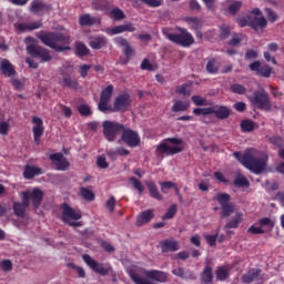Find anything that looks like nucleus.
Returning <instances> with one entry per match:
<instances>
[{"label": "nucleus", "instance_id": "8", "mask_svg": "<svg viewBox=\"0 0 284 284\" xmlns=\"http://www.w3.org/2000/svg\"><path fill=\"white\" fill-rule=\"evenodd\" d=\"M215 201H217L219 205L221 206V219H227L234 214V204L232 201V196L227 193H217L215 196Z\"/></svg>", "mask_w": 284, "mask_h": 284}, {"label": "nucleus", "instance_id": "30", "mask_svg": "<svg viewBox=\"0 0 284 284\" xmlns=\"http://www.w3.org/2000/svg\"><path fill=\"white\" fill-rule=\"evenodd\" d=\"M261 272V268H251L246 274L242 275V283L251 284L254 283V281H258Z\"/></svg>", "mask_w": 284, "mask_h": 284}, {"label": "nucleus", "instance_id": "29", "mask_svg": "<svg viewBox=\"0 0 284 284\" xmlns=\"http://www.w3.org/2000/svg\"><path fill=\"white\" fill-rule=\"evenodd\" d=\"M89 45L92 50H101V48L108 45V38H105V36L93 37L89 41Z\"/></svg>", "mask_w": 284, "mask_h": 284}, {"label": "nucleus", "instance_id": "52", "mask_svg": "<svg viewBox=\"0 0 284 284\" xmlns=\"http://www.w3.org/2000/svg\"><path fill=\"white\" fill-rule=\"evenodd\" d=\"M230 34H232V29L227 24L220 26V37L222 39H229Z\"/></svg>", "mask_w": 284, "mask_h": 284}, {"label": "nucleus", "instance_id": "34", "mask_svg": "<svg viewBox=\"0 0 284 284\" xmlns=\"http://www.w3.org/2000/svg\"><path fill=\"white\" fill-rule=\"evenodd\" d=\"M80 26H97V23H101V20L97 17L90 16V13L80 16L79 19Z\"/></svg>", "mask_w": 284, "mask_h": 284}, {"label": "nucleus", "instance_id": "35", "mask_svg": "<svg viewBox=\"0 0 284 284\" xmlns=\"http://www.w3.org/2000/svg\"><path fill=\"white\" fill-rule=\"evenodd\" d=\"M184 21L191 30H199L200 28H203V20L201 18L185 17Z\"/></svg>", "mask_w": 284, "mask_h": 284}, {"label": "nucleus", "instance_id": "59", "mask_svg": "<svg viewBox=\"0 0 284 284\" xmlns=\"http://www.w3.org/2000/svg\"><path fill=\"white\" fill-rule=\"evenodd\" d=\"M191 99L194 105H207V100L201 95H193Z\"/></svg>", "mask_w": 284, "mask_h": 284}, {"label": "nucleus", "instance_id": "11", "mask_svg": "<svg viewBox=\"0 0 284 284\" xmlns=\"http://www.w3.org/2000/svg\"><path fill=\"white\" fill-rule=\"evenodd\" d=\"M121 141L125 143L129 148H139L141 145V138L139 136V132L132 129L122 130Z\"/></svg>", "mask_w": 284, "mask_h": 284}, {"label": "nucleus", "instance_id": "20", "mask_svg": "<svg viewBox=\"0 0 284 284\" xmlns=\"http://www.w3.org/2000/svg\"><path fill=\"white\" fill-rule=\"evenodd\" d=\"M28 192L29 199L32 201V205L34 210H39L41 207V203L43 202V191L39 187H34L32 191Z\"/></svg>", "mask_w": 284, "mask_h": 284}, {"label": "nucleus", "instance_id": "46", "mask_svg": "<svg viewBox=\"0 0 284 284\" xmlns=\"http://www.w3.org/2000/svg\"><path fill=\"white\" fill-rule=\"evenodd\" d=\"M77 57H88L90 54V49L85 45V43L79 42L75 47Z\"/></svg>", "mask_w": 284, "mask_h": 284}, {"label": "nucleus", "instance_id": "51", "mask_svg": "<svg viewBox=\"0 0 284 284\" xmlns=\"http://www.w3.org/2000/svg\"><path fill=\"white\" fill-rule=\"evenodd\" d=\"M242 132H254V121L252 120H243L241 122Z\"/></svg>", "mask_w": 284, "mask_h": 284}, {"label": "nucleus", "instance_id": "58", "mask_svg": "<svg viewBox=\"0 0 284 284\" xmlns=\"http://www.w3.org/2000/svg\"><path fill=\"white\" fill-rule=\"evenodd\" d=\"M92 6L94 10H105L108 3L105 2V0H93Z\"/></svg>", "mask_w": 284, "mask_h": 284}, {"label": "nucleus", "instance_id": "27", "mask_svg": "<svg viewBox=\"0 0 284 284\" xmlns=\"http://www.w3.org/2000/svg\"><path fill=\"white\" fill-rule=\"evenodd\" d=\"M213 114L216 116V119L223 121L225 119H230L232 111L225 105H213Z\"/></svg>", "mask_w": 284, "mask_h": 284}, {"label": "nucleus", "instance_id": "44", "mask_svg": "<svg viewBox=\"0 0 284 284\" xmlns=\"http://www.w3.org/2000/svg\"><path fill=\"white\" fill-rule=\"evenodd\" d=\"M216 278L217 281H227V278H230V270L225 266L217 267Z\"/></svg>", "mask_w": 284, "mask_h": 284}, {"label": "nucleus", "instance_id": "31", "mask_svg": "<svg viewBox=\"0 0 284 284\" xmlns=\"http://www.w3.org/2000/svg\"><path fill=\"white\" fill-rule=\"evenodd\" d=\"M39 28H43V22L41 20L34 22H22L18 24V30L20 32H32V30H39Z\"/></svg>", "mask_w": 284, "mask_h": 284}, {"label": "nucleus", "instance_id": "62", "mask_svg": "<svg viewBox=\"0 0 284 284\" xmlns=\"http://www.w3.org/2000/svg\"><path fill=\"white\" fill-rule=\"evenodd\" d=\"M0 267H1L2 272H11V270H12V261L3 260L0 263Z\"/></svg>", "mask_w": 284, "mask_h": 284}, {"label": "nucleus", "instance_id": "3", "mask_svg": "<svg viewBox=\"0 0 284 284\" xmlns=\"http://www.w3.org/2000/svg\"><path fill=\"white\" fill-rule=\"evenodd\" d=\"M176 32H166L165 30L162 31L163 37L174 43L175 45H180L181 48H190L194 45V36L187 31V29L176 27Z\"/></svg>", "mask_w": 284, "mask_h": 284}, {"label": "nucleus", "instance_id": "5", "mask_svg": "<svg viewBox=\"0 0 284 284\" xmlns=\"http://www.w3.org/2000/svg\"><path fill=\"white\" fill-rule=\"evenodd\" d=\"M61 210H62V215H61V221L62 223H65L70 227H82L83 222H78L81 221L83 214L81 212L68 203L61 204Z\"/></svg>", "mask_w": 284, "mask_h": 284}, {"label": "nucleus", "instance_id": "28", "mask_svg": "<svg viewBox=\"0 0 284 284\" xmlns=\"http://www.w3.org/2000/svg\"><path fill=\"white\" fill-rule=\"evenodd\" d=\"M145 185L149 190L151 199H155L156 201H163V195H161V192H159V187L156 186V183L154 181L146 180Z\"/></svg>", "mask_w": 284, "mask_h": 284}, {"label": "nucleus", "instance_id": "40", "mask_svg": "<svg viewBox=\"0 0 284 284\" xmlns=\"http://www.w3.org/2000/svg\"><path fill=\"white\" fill-rule=\"evenodd\" d=\"M110 19H113V21H123L125 19V13L123 10L119 8H114L109 13Z\"/></svg>", "mask_w": 284, "mask_h": 284}, {"label": "nucleus", "instance_id": "61", "mask_svg": "<svg viewBox=\"0 0 284 284\" xmlns=\"http://www.w3.org/2000/svg\"><path fill=\"white\" fill-rule=\"evenodd\" d=\"M141 70H148L149 72H154V64L148 59H144L140 65Z\"/></svg>", "mask_w": 284, "mask_h": 284}, {"label": "nucleus", "instance_id": "17", "mask_svg": "<svg viewBox=\"0 0 284 284\" xmlns=\"http://www.w3.org/2000/svg\"><path fill=\"white\" fill-rule=\"evenodd\" d=\"M105 32L110 37H114V34H123V32H136V28L131 22H126L124 24H120L111 29L108 28Z\"/></svg>", "mask_w": 284, "mask_h": 284}, {"label": "nucleus", "instance_id": "48", "mask_svg": "<svg viewBox=\"0 0 284 284\" xmlns=\"http://www.w3.org/2000/svg\"><path fill=\"white\" fill-rule=\"evenodd\" d=\"M260 227H267V232H272L274 230V221L270 217H263L258 220Z\"/></svg>", "mask_w": 284, "mask_h": 284}, {"label": "nucleus", "instance_id": "33", "mask_svg": "<svg viewBox=\"0 0 284 284\" xmlns=\"http://www.w3.org/2000/svg\"><path fill=\"white\" fill-rule=\"evenodd\" d=\"M250 28H253V30H263L264 28H267V19L265 17H254L250 19Z\"/></svg>", "mask_w": 284, "mask_h": 284}, {"label": "nucleus", "instance_id": "7", "mask_svg": "<svg viewBox=\"0 0 284 284\" xmlns=\"http://www.w3.org/2000/svg\"><path fill=\"white\" fill-rule=\"evenodd\" d=\"M102 128L104 139H106V141H109L110 143L116 141V136H119V133L125 130L124 124H121L119 122H112L110 120H105L102 123Z\"/></svg>", "mask_w": 284, "mask_h": 284}, {"label": "nucleus", "instance_id": "56", "mask_svg": "<svg viewBox=\"0 0 284 284\" xmlns=\"http://www.w3.org/2000/svg\"><path fill=\"white\" fill-rule=\"evenodd\" d=\"M97 165L100 168V170H108V168H110V163H108V160L103 155L98 156Z\"/></svg>", "mask_w": 284, "mask_h": 284}, {"label": "nucleus", "instance_id": "50", "mask_svg": "<svg viewBox=\"0 0 284 284\" xmlns=\"http://www.w3.org/2000/svg\"><path fill=\"white\" fill-rule=\"evenodd\" d=\"M176 212H178V209H176V204H172L166 213L162 216V221H170L171 219H174V216H176Z\"/></svg>", "mask_w": 284, "mask_h": 284}, {"label": "nucleus", "instance_id": "21", "mask_svg": "<svg viewBox=\"0 0 284 284\" xmlns=\"http://www.w3.org/2000/svg\"><path fill=\"white\" fill-rule=\"evenodd\" d=\"M29 10L31 14H41L43 12H50V10H52V7L41 0H33L30 4Z\"/></svg>", "mask_w": 284, "mask_h": 284}, {"label": "nucleus", "instance_id": "9", "mask_svg": "<svg viewBox=\"0 0 284 284\" xmlns=\"http://www.w3.org/2000/svg\"><path fill=\"white\" fill-rule=\"evenodd\" d=\"M27 52L30 54L32 59H40L41 63H48L52 61V55L50 54V50L37 45V44H29L27 45Z\"/></svg>", "mask_w": 284, "mask_h": 284}, {"label": "nucleus", "instance_id": "64", "mask_svg": "<svg viewBox=\"0 0 284 284\" xmlns=\"http://www.w3.org/2000/svg\"><path fill=\"white\" fill-rule=\"evenodd\" d=\"M248 234H265V230L262 226L252 225L247 230Z\"/></svg>", "mask_w": 284, "mask_h": 284}, {"label": "nucleus", "instance_id": "63", "mask_svg": "<svg viewBox=\"0 0 284 284\" xmlns=\"http://www.w3.org/2000/svg\"><path fill=\"white\" fill-rule=\"evenodd\" d=\"M106 207L109 212H114V207H116V199L114 195H111V197L106 201Z\"/></svg>", "mask_w": 284, "mask_h": 284}, {"label": "nucleus", "instance_id": "43", "mask_svg": "<svg viewBox=\"0 0 284 284\" xmlns=\"http://www.w3.org/2000/svg\"><path fill=\"white\" fill-rule=\"evenodd\" d=\"M206 72L209 74H217L219 73V62H216V59H210L206 63Z\"/></svg>", "mask_w": 284, "mask_h": 284}, {"label": "nucleus", "instance_id": "25", "mask_svg": "<svg viewBox=\"0 0 284 284\" xmlns=\"http://www.w3.org/2000/svg\"><path fill=\"white\" fill-rule=\"evenodd\" d=\"M0 70L4 77H16L17 70L10 60L3 59L0 64Z\"/></svg>", "mask_w": 284, "mask_h": 284}, {"label": "nucleus", "instance_id": "60", "mask_svg": "<svg viewBox=\"0 0 284 284\" xmlns=\"http://www.w3.org/2000/svg\"><path fill=\"white\" fill-rule=\"evenodd\" d=\"M204 239L210 247H214V245H216V241H219V233L215 235H205Z\"/></svg>", "mask_w": 284, "mask_h": 284}, {"label": "nucleus", "instance_id": "10", "mask_svg": "<svg viewBox=\"0 0 284 284\" xmlns=\"http://www.w3.org/2000/svg\"><path fill=\"white\" fill-rule=\"evenodd\" d=\"M82 260L93 272L100 274V276H108V274L112 272V266H104L103 264H100L88 254L82 255Z\"/></svg>", "mask_w": 284, "mask_h": 284}, {"label": "nucleus", "instance_id": "53", "mask_svg": "<svg viewBox=\"0 0 284 284\" xmlns=\"http://www.w3.org/2000/svg\"><path fill=\"white\" fill-rule=\"evenodd\" d=\"M172 187H174L176 194H179V186H176V183H173L172 181L161 183V192L163 193H165V190H172Z\"/></svg>", "mask_w": 284, "mask_h": 284}, {"label": "nucleus", "instance_id": "55", "mask_svg": "<svg viewBox=\"0 0 284 284\" xmlns=\"http://www.w3.org/2000/svg\"><path fill=\"white\" fill-rule=\"evenodd\" d=\"M241 225V217L237 215L234 219H232L229 223H226L225 227L226 230H236Z\"/></svg>", "mask_w": 284, "mask_h": 284}, {"label": "nucleus", "instance_id": "22", "mask_svg": "<svg viewBox=\"0 0 284 284\" xmlns=\"http://www.w3.org/2000/svg\"><path fill=\"white\" fill-rule=\"evenodd\" d=\"M152 219H154V210H145L136 216L135 225L136 227H143V225H148Z\"/></svg>", "mask_w": 284, "mask_h": 284}, {"label": "nucleus", "instance_id": "41", "mask_svg": "<svg viewBox=\"0 0 284 284\" xmlns=\"http://www.w3.org/2000/svg\"><path fill=\"white\" fill-rule=\"evenodd\" d=\"M80 196L84 199V201H89V202H92L95 199L94 192H92V190L85 186L80 187Z\"/></svg>", "mask_w": 284, "mask_h": 284}, {"label": "nucleus", "instance_id": "38", "mask_svg": "<svg viewBox=\"0 0 284 284\" xmlns=\"http://www.w3.org/2000/svg\"><path fill=\"white\" fill-rule=\"evenodd\" d=\"M112 94H114V85L109 84L101 91L100 100L110 101V99H112Z\"/></svg>", "mask_w": 284, "mask_h": 284}, {"label": "nucleus", "instance_id": "26", "mask_svg": "<svg viewBox=\"0 0 284 284\" xmlns=\"http://www.w3.org/2000/svg\"><path fill=\"white\" fill-rule=\"evenodd\" d=\"M61 88H69V90H79V80L70 78V75L62 74L60 80Z\"/></svg>", "mask_w": 284, "mask_h": 284}, {"label": "nucleus", "instance_id": "12", "mask_svg": "<svg viewBox=\"0 0 284 284\" xmlns=\"http://www.w3.org/2000/svg\"><path fill=\"white\" fill-rule=\"evenodd\" d=\"M130 105H132V98L130 97V93H121L114 100L112 112H125Z\"/></svg>", "mask_w": 284, "mask_h": 284}, {"label": "nucleus", "instance_id": "14", "mask_svg": "<svg viewBox=\"0 0 284 284\" xmlns=\"http://www.w3.org/2000/svg\"><path fill=\"white\" fill-rule=\"evenodd\" d=\"M114 43L115 45L123 48V54L128 59V61H130V59H132V57H134V54L136 53L132 44H130V41H128V39L123 37H116L114 39Z\"/></svg>", "mask_w": 284, "mask_h": 284}, {"label": "nucleus", "instance_id": "37", "mask_svg": "<svg viewBox=\"0 0 284 284\" xmlns=\"http://www.w3.org/2000/svg\"><path fill=\"white\" fill-rule=\"evenodd\" d=\"M189 109H190V102H184L181 100L175 101L171 108L172 112H186V110Z\"/></svg>", "mask_w": 284, "mask_h": 284}, {"label": "nucleus", "instance_id": "47", "mask_svg": "<svg viewBox=\"0 0 284 284\" xmlns=\"http://www.w3.org/2000/svg\"><path fill=\"white\" fill-rule=\"evenodd\" d=\"M129 183H131V185H133L134 190H136L140 195L143 194V192L145 191V186H143L141 181L134 176H131L129 179Z\"/></svg>", "mask_w": 284, "mask_h": 284}, {"label": "nucleus", "instance_id": "4", "mask_svg": "<svg viewBox=\"0 0 284 284\" xmlns=\"http://www.w3.org/2000/svg\"><path fill=\"white\" fill-rule=\"evenodd\" d=\"M183 143L181 138H168L164 139L158 146V154H166V156H174V154H181L185 148L179 146Z\"/></svg>", "mask_w": 284, "mask_h": 284}, {"label": "nucleus", "instance_id": "18", "mask_svg": "<svg viewBox=\"0 0 284 284\" xmlns=\"http://www.w3.org/2000/svg\"><path fill=\"white\" fill-rule=\"evenodd\" d=\"M50 161H55V168L60 172H65L70 168V162L63 156V153H53L49 156Z\"/></svg>", "mask_w": 284, "mask_h": 284}, {"label": "nucleus", "instance_id": "57", "mask_svg": "<svg viewBox=\"0 0 284 284\" xmlns=\"http://www.w3.org/2000/svg\"><path fill=\"white\" fill-rule=\"evenodd\" d=\"M108 103H110V101L108 100H100L99 104H98V109L100 110V112H112L113 109H111Z\"/></svg>", "mask_w": 284, "mask_h": 284}, {"label": "nucleus", "instance_id": "19", "mask_svg": "<svg viewBox=\"0 0 284 284\" xmlns=\"http://www.w3.org/2000/svg\"><path fill=\"white\" fill-rule=\"evenodd\" d=\"M160 248L163 254L168 252H179L181 248V245L179 244V241L174 239H166L160 242Z\"/></svg>", "mask_w": 284, "mask_h": 284}, {"label": "nucleus", "instance_id": "24", "mask_svg": "<svg viewBox=\"0 0 284 284\" xmlns=\"http://www.w3.org/2000/svg\"><path fill=\"white\" fill-rule=\"evenodd\" d=\"M226 7L224 8V12H227V14H232V17H236L239 14V11L243 8V2L237 0H227Z\"/></svg>", "mask_w": 284, "mask_h": 284}, {"label": "nucleus", "instance_id": "16", "mask_svg": "<svg viewBox=\"0 0 284 284\" xmlns=\"http://www.w3.org/2000/svg\"><path fill=\"white\" fill-rule=\"evenodd\" d=\"M142 274L151 281H156V283H168V273L159 270H143Z\"/></svg>", "mask_w": 284, "mask_h": 284}, {"label": "nucleus", "instance_id": "1", "mask_svg": "<svg viewBox=\"0 0 284 284\" xmlns=\"http://www.w3.org/2000/svg\"><path fill=\"white\" fill-rule=\"evenodd\" d=\"M233 156L250 172L253 174H262L267 168L268 156L267 154L256 149H248L242 154L240 151H235Z\"/></svg>", "mask_w": 284, "mask_h": 284}, {"label": "nucleus", "instance_id": "15", "mask_svg": "<svg viewBox=\"0 0 284 284\" xmlns=\"http://www.w3.org/2000/svg\"><path fill=\"white\" fill-rule=\"evenodd\" d=\"M248 68L252 72H256L258 77H264V79H270V77H272V67L267 64L261 65V61H254Z\"/></svg>", "mask_w": 284, "mask_h": 284}, {"label": "nucleus", "instance_id": "49", "mask_svg": "<svg viewBox=\"0 0 284 284\" xmlns=\"http://www.w3.org/2000/svg\"><path fill=\"white\" fill-rule=\"evenodd\" d=\"M231 92H233V94H246L247 88L241 83H233L231 84Z\"/></svg>", "mask_w": 284, "mask_h": 284}, {"label": "nucleus", "instance_id": "42", "mask_svg": "<svg viewBox=\"0 0 284 284\" xmlns=\"http://www.w3.org/2000/svg\"><path fill=\"white\" fill-rule=\"evenodd\" d=\"M193 114L196 116H207L209 114H214V106L207 108H195Z\"/></svg>", "mask_w": 284, "mask_h": 284}, {"label": "nucleus", "instance_id": "13", "mask_svg": "<svg viewBox=\"0 0 284 284\" xmlns=\"http://www.w3.org/2000/svg\"><path fill=\"white\" fill-rule=\"evenodd\" d=\"M32 123L33 143H36L37 145H41V136H43V132H45V126H43V119L39 116H33Z\"/></svg>", "mask_w": 284, "mask_h": 284}, {"label": "nucleus", "instance_id": "23", "mask_svg": "<svg viewBox=\"0 0 284 284\" xmlns=\"http://www.w3.org/2000/svg\"><path fill=\"white\" fill-rule=\"evenodd\" d=\"M40 174H43V170L39 166H32L30 164H27L23 170V179L27 181H31V179H34V176H40Z\"/></svg>", "mask_w": 284, "mask_h": 284}, {"label": "nucleus", "instance_id": "39", "mask_svg": "<svg viewBox=\"0 0 284 284\" xmlns=\"http://www.w3.org/2000/svg\"><path fill=\"white\" fill-rule=\"evenodd\" d=\"M233 183H234L235 187H250V180H247V178H245V175H243V174H239L234 179Z\"/></svg>", "mask_w": 284, "mask_h": 284}, {"label": "nucleus", "instance_id": "6", "mask_svg": "<svg viewBox=\"0 0 284 284\" xmlns=\"http://www.w3.org/2000/svg\"><path fill=\"white\" fill-rule=\"evenodd\" d=\"M248 101L254 108H257V110H265L266 112L272 110L270 93H267L265 89L255 91L251 97H248Z\"/></svg>", "mask_w": 284, "mask_h": 284}, {"label": "nucleus", "instance_id": "2", "mask_svg": "<svg viewBox=\"0 0 284 284\" xmlns=\"http://www.w3.org/2000/svg\"><path fill=\"white\" fill-rule=\"evenodd\" d=\"M37 38L41 40L43 45L51 48L55 52H68L72 50L70 43H72V37L62 32H50V31H40L37 34Z\"/></svg>", "mask_w": 284, "mask_h": 284}, {"label": "nucleus", "instance_id": "36", "mask_svg": "<svg viewBox=\"0 0 284 284\" xmlns=\"http://www.w3.org/2000/svg\"><path fill=\"white\" fill-rule=\"evenodd\" d=\"M129 276H130L131 281H133V283H135V284H154V282L148 280L146 277L139 275V273H136L135 271H130Z\"/></svg>", "mask_w": 284, "mask_h": 284}, {"label": "nucleus", "instance_id": "32", "mask_svg": "<svg viewBox=\"0 0 284 284\" xmlns=\"http://www.w3.org/2000/svg\"><path fill=\"white\" fill-rule=\"evenodd\" d=\"M200 281L203 284H211L214 281V272L212 266L206 265L200 274Z\"/></svg>", "mask_w": 284, "mask_h": 284}, {"label": "nucleus", "instance_id": "54", "mask_svg": "<svg viewBox=\"0 0 284 284\" xmlns=\"http://www.w3.org/2000/svg\"><path fill=\"white\" fill-rule=\"evenodd\" d=\"M78 112L81 116H90V114H92V109L88 104H82L78 106Z\"/></svg>", "mask_w": 284, "mask_h": 284}, {"label": "nucleus", "instance_id": "45", "mask_svg": "<svg viewBox=\"0 0 284 284\" xmlns=\"http://www.w3.org/2000/svg\"><path fill=\"white\" fill-rule=\"evenodd\" d=\"M26 210L21 202H13V213L19 219H26Z\"/></svg>", "mask_w": 284, "mask_h": 284}]
</instances>
